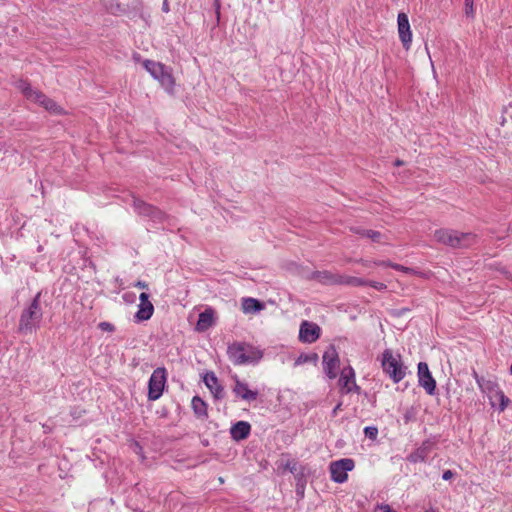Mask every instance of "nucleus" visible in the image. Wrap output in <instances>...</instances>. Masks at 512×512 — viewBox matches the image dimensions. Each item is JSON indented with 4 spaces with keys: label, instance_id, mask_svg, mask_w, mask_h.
<instances>
[{
    "label": "nucleus",
    "instance_id": "obj_1",
    "mask_svg": "<svg viewBox=\"0 0 512 512\" xmlns=\"http://www.w3.org/2000/svg\"><path fill=\"white\" fill-rule=\"evenodd\" d=\"M227 355L234 365H255L263 357V351L247 342H233L227 348Z\"/></svg>",
    "mask_w": 512,
    "mask_h": 512
},
{
    "label": "nucleus",
    "instance_id": "obj_2",
    "mask_svg": "<svg viewBox=\"0 0 512 512\" xmlns=\"http://www.w3.org/2000/svg\"><path fill=\"white\" fill-rule=\"evenodd\" d=\"M434 239L440 244L454 249L469 248L478 242V236L472 232H460L446 228L435 230Z\"/></svg>",
    "mask_w": 512,
    "mask_h": 512
},
{
    "label": "nucleus",
    "instance_id": "obj_3",
    "mask_svg": "<svg viewBox=\"0 0 512 512\" xmlns=\"http://www.w3.org/2000/svg\"><path fill=\"white\" fill-rule=\"evenodd\" d=\"M380 361L383 372L395 384L401 382L409 372L408 367L402 361V356L389 348L382 352Z\"/></svg>",
    "mask_w": 512,
    "mask_h": 512
},
{
    "label": "nucleus",
    "instance_id": "obj_4",
    "mask_svg": "<svg viewBox=\"0 0 512 512\" xmlns=\"http://www.w3.org/2000/svg\"><path fill=\"white\" fill-rule=\"evenodd\" d=\"M41 292H38L28 307H26L20 316L18 330L20 333L27 334L36 330L43 317V311L40 306Z\"/></svg>",
    "mask_w": 512,
    "mask_h": 512
},
{
    "label": "nucleus",
    "instance_id": "obj_5",
    "mask_svg": "<svg viewBox=\"0 0 512 512\" xmlns=\"http://www.w3.org/2000/svg\"><path fill=\"white\" fill-rule=\"evenodd\" d=\"M143 66L149 74L160 83L165 91L173 93L175 80L169 67L153 60H145Z\"/></svg>",
    "mask_w": 512,
    "mask_h": 512
},
{
    "label": "nucleus",
    "instance_id": "obj_6",
    "mask_svg": "<svg viewBox=\"0 0 512 512\" xmlns=\"http://www.w3.org/2000/svg\"><path fill=\"white\" fill-rule=\"evenodd\" d=\"M19 88L27 100L39 104L50 113L56 115L63 113V109L53 99L49 98L41 91L32 88L29 83L21 82Z\"/></svg>",
    "mask_w": 512,
    "mask_h": 512
},
{
    "label": "nucleus",
    "instance_id": "obj_7",
    "mask_svg": "<svg viewBox=\"0 0 512 512\" xmlns=\"http://www.w3.org/2000/svg\"><path fill=\"white\" fill-rule=\"evenodd\" d=\"M167 379V372L164 367L156 368L151 374L148 381V399L156 401L164 391Z\"/></svg>",
    "mask_w": 512,
    "mask_h": 512
},
{
    "label": "nucleus",
    "instance_id": "obj_8",
    "mask_svg": "<svg viewBox=\"0 0 512 512\" xmlns=\"http://www.w3.org/2000/svg\"><path fill=\"white\" fill-rule=\"evenodd\" d=\"M354 467L355 463L351 458H342L331 462L329 465L331 480L339 484L346 482L348 479V472L352 471Z\"/></svg>",
    "mask_w": 512,
    "mask_h": 512
},
{
    "label": "nucleus",
    "instance_id": "obj_9",
    "mask_svg": "<svg viewBox=\"0 0 512 512\" xmlns=\"http://www.w3.org/2000/svg\"><path fill=\"white\" fill-rule=\"evenodd\" d=\"M437 444L438 438L436 436L427 438L418 448L407 456V460L414 464L425 462L430 453L437 448Z\"/></svg>",
    "mask_w": 512,
    "mask_h": 512
},
{
    "label": "nucleus",
    "instance_id": "obj_10",
    "mask_svg": "<svg viewBox=\"0 0 512 512\" xmlns=\"http://www.w3.org/2000/svg\"><path fill=\"white\" fill-rule=\"evenodd\" d=\"M472 376L480 391L488 397L490 405L495 407L496 402L494 401V394L500 389L497 381L494 378H485L484 376H480L475 370H473Z\"/></svg>",
    "mask_w": 512,
    "mask_h": 512
},
{
    "label": "nucleus",
    "instance_id": "obj_11",
    "mask_svg": "<svg viewBox=\"0 0 512 512\" xmlns=\"http://www.w3.org/2000/svg\"><path fill=\"white\" fill-rule=\"evenodd\" d=\"M418 384L422 387L428 395H434L436 392V381L433 378L428 364L426 362L418 363Z\"/></svg>",
    "mask_w": 512,
    "mask_h": 512
},
{
    "label": "nucleus",
    "instance_id": "obj_12",
    "mask_svg": "<svg viewBox=\"0 0 512 512\" xmlns=\"http://www.w3.org/2000/svg\"><path fill=\"white\" fill-rule=\"evenodd\" d=\"M339 363L340 360L336 348L333 345L329 346L323 354V368L330 379L336 378Z\"/></svg>",
    "mask_w": 512,
    "mask_h": 512
},
{
    "label": "nucleus",
    "instance_id": "obj_13",
    "mask_svg": "<svg viewBox=\"0 0 512 512\" xmlns=\"http://www.w3.org/2000/svg\"><path fill=\"white\" fill-rule=\"evenodd\" d=\"M321 335V328L313 322L303 321L299 329V340L303 343H314Z\"/></svg>",
    "mask_w": 512,
    "mask_h": 512
},
{
    "label": "nucleus",
    "instance_id": "obj_14",
    "mask_svg": "<svg viewBox=\"0 0 512 512\" xmlns=\"http://www.w3.org/2000/svg\"><path fill=\"white\" fill-rule=\"evenodd\" d=\"M133 207L138 214L148 216L154 221H162L164 219L165 215L162 211L140 199H133Z\"/></svg>",
    "mask_w": 512,
    "mask_h": 512
},
{
    "label": "nucleus",
    "instance_id": "obj_15",
    "mask_svg": "<svg viewBox=\"0 0 512 512\" xmlns=\"http://www.w3.org/2000/svg\"><path fill=\"white\" fill-rule=\"evenodd\" d=\"M397 23L400 41L402 42L404 48L409 49L412 42V32L410 29L408 16L403 12L399 13L397 17Z\"/></svg>",
    "mask_w": 512,
    "mask_h": 512
},
{
    "label": "nucleus",
    "instance_id": "obj_16",
    "mask_svg": "<svg viewBox=\"0 0 512 512\" xmlns=\"http://www.w3.org/2000/svg\"><path fill=\"white\" fill-rule=\"evenodd\" d=\"M233 393L236 397L247 402L255 401L259 394L257 390H251L246 382L241 381L237 377L235 378Z\"/></svg>",
    "mask_w": 512,
    "mask_h": 512
},
{
    "label": "nucleus",
    "instance_id": "obj_17",
    "mask_svg": "<svg viewBox=\"0 0 512 512\" xmlns=\"http://www.w3.org/2000/svg\"><path fill=\"white\" fill-rule=\"evenodd\" d=\"M310 278L323 285H341L342 274L323 270L313 272Z\"/></svg>",
    "mask_w": 512,
    "mask_h": 512
},
{
    "label": "nucleus",
    "instance_id": "obj_18",
    "mask_svg": "<svg viewBox=\"0 0 512 512\" xmlns=\"http://www.w3.org/2000/svg\"><path fill=\"white\" fill-rule=\"evenodd\" d=\"M203 381L215 398L221 399L224 397V388L214 372H206L203 376Z\"/></svg>",
    "mask_w": 512,
    "mask_h": 512
},
{
    "label": "nucleus",
    "instance_id": "obj_19",
    "mask_svg": "<svg viewBox=\"0 0 512 512\" xmlns=\"http://www.w3.org/2000/svg\"><path fill=\"white\" fill-rule=\"evenodd\" d=\"M251 433V425L247 421H238L230 428L231 438L235 441L247 439Z\"/></svg>",
    "mask_w": 512,
    "mask_h": 512
},
{
    "label": "nucleus",
    "instance_id": "obj_20",
    "mask_svg": "<svg viewBox=\"0 0 512 512\" xmlns=\"http://www.w3.org/2000/svg\"><path fill=\"white\" fill-rule=\"evenodd\" d=\"M355 381V371L351 366L344 368L339 378V385L342 393L348 394L352 392L351 383Z\"/></svg>",
    "mask_w": 512,
    "mask_h": 512
},
{
    "label": "nucleus",
    "instance_id": "obj_21",
    "mask_svg": "<svg viewBox=\"0 0 512 512\" xmlns=\"http://www.w3.org/2000/svg\"><path fill=\"white\" fill-rule=\"evenodd\" d=\"M214 311L211 308L205 309L199 314L197 328L198 330L204 331L212 326L213 324Z\"/></svg>",
    "mask_w": 512,
    "mask_h": 512
},
{
    "label": "nucleus",
    "instance_id": "obj_22",
    "mask_svg": "<svg viewBox=\"0 0 512 512\" xmlns=\"http://www.w3.org/2000/svg\"><path fill=\"white\" fill-rule=\"evenodd\" d=\"M154 312V306L151 302L140 303L138 305V311L135 314V318L138 321H146L149 320Z\"/></svg>",
    "mask_w": 512,
    "mask_h": 512
},
{
    "label": "nucleus",
    "instance_id": "obj_23",
    "mask_svg": "<svg viewBox=\"0 0 512 512\" xmlns=\"http://www.w3.org/2000/svg\"><path fill=\"white\" fill-rule=\"evenodd\" d=\"M263 304L254 298H243L242 309L244 313H256L263 309Z\"/></svg>",
    "mask_w": 512,
    "mask_h": 512
},
{
    "label": "nucleus",
    "instance_id": "obj_24",
    "mask_svg": "<svg viewBox=\"0 0 512 512\" xmlns=\"http://www.w3.org/2000/svg\"><path fill=\"white\" fill-rule=\"evenodd\" d=\"M191 404L197 417H207V404L199 396H194Z\"/></svg>",
    "mask_w": 512,
    "mask_h": 512
},
{
    "label": "nucleus",
    "instance_id": "obj_25",
    "mask_svg": "<svg viewBox=\"0 0 512 512\" xmlns=\"http://www.w3.org/2000/svg\"><path fill=\"white\" fill-rule=\"evenodd\" d=\"M341 285H348L353 287L367 286L368 280L355 276L342 275Z\"/></svg>",
    "mask_w": 512,
    "mask_h": 512
},
{
    "label": "nucleus",
    "instance_id": "obj_26",
    "mask_svg": "<svg viewBox=\"0 0 512 512\" xmlns=\"http://www.w3.org/2000/svg\"><path fill=\"white\" fill-rule=\"evenodd\" d=\"M353 231L362 237L370 238L374 242H380L382 239V234L379 231L363 228H355Z\"/></svg>",
    "mask_w": 512,
    "mask_h": 512
},
{
    "label": "nucleus",
    "instance_id": "obj_27",
    "mask_svg": "<svg viewBox=\"0 0 512 512\" xmlns=\"http://www.w3.org/2000/svg\"><path fill=\"white\" fill-rule=\"evenodd\" d=\"M494 401L496 402L495 407L498 408L499 412H503L510 403V399L504 394V392L501 389H499L494 394Z\"/></svg>",
    "mask_w": 512,
    "mask_h": 512
},
{
    "label": "nucleus",
    "instance_id": "obj_28",
    "mask_svg": "<svg viewBox=\"0 0 512 512\" xmlns=\"http://www.w3.org/2000/svg\"><path fill=\"white\" fill-rule=\"evenodd\" d=\"M317 360H318V355L316 353H309V354L302 353L297 357L294 365L300 366L305 363H316Z\"/></svg>",
    "mask_w": 512,
    "mask_h": 512
},
{
    "label": "nucleus",
    "instance_id": "obj_29",
    "mask_svg": "<svg viewBox=\"0 0 512 512\" xmlns=\"http://www.w3.org/2000/svg\"><path fill=\"white\" fill-rule=\"evenodd\" d=\"M364 435L365 437L375 440L378 435V429L375 426H367L364 428Z\"/></svg>",
    "mask_w": 512,
    "mask_h": 512
},
{
    "label": "nucleus",
    "instance_id": "obj_30",
    "mask_svg": "<svg viewBox=\"0 0 512 512\" xmlns=\"http://www.w3.org/2000/svg\"><path fill=\"white\" fill-rule=\"evenodd\" d=\"M465 13L467 16L474 17V0H465Z\"/></svg>",
    "mask_w": 512,
    "mask_h": 512
},
{
    "label": "nucleus",
    "instance_id": "obj_31",
    "mask_svg": "<svg viewBox=\"0 0 512 512\" xmlns=\"http://www.w3.org/2000/svg\"><path fill=\"white\" fill-rule=\"evenodd\" d=\"M367 286H370L378 291H384L387 289V285L382 283V282H378V281H372V280H368V285Z\"/></svg>",
    "mask_w": 512,
    "mask_h": 512
},
{
    "label": "nucleus",
    "instance_id": "obj_32",
    "mask_svg": "<svg viewBox=\"0 0 512 512\" xmlns=\"http://www.w3.org/2000/svg\"><path fill=\"white\" fill-rule=\"evenodd\" d=\"M98 327L100 330L105 331V332H113L115 330L114 325L112 323L106 322V321L100 322L98 324Z\"/></svg>",
    "mask_w": 512,
    "mask_h": 512
},
{
    "label": "nucleus",
    "instance_id": "obj_33",
    "mask_svg": "<svg viewBox=\"0 0 512 512\" xmlns=\"http://www.w3.org/2000/svg\"><path fill=\"white\" fill-rule=\"evenodd\" d=\"M389 267L394 269V270H397V271H401V272H404V273H408L411 271L410 268L408 267H405L403 265H400V264H397V263H389Z\"/></svg>",
    "mask_w": 512,
    "mask_h": 512
},
{
    "label": "nucleus",
    "instance_id": "obj_34",
    "mask_svg": "<svg viewBox=\"0 0 512 512\" xmlns=\"http://www.w3.org/2000/svg\"><path fill=\"white\" fill-rule=\"evenodd\" d=\"M377 509L381 512H397L393 510L388 504H378Z\"/></svg>",
    "mask_w": 512,
    "mask_h": 512
},
{
    "label": "nucleus",
    "instance_id": "obj_35",
    "mask_svg": "<svg viewBox=\"0 0 512 512\" xmlns=\"http://www.w3.org/2000/svg\"><path fill=\"white\" fill-rule=\"evenodd\" d=\"M135 298H136V295L133 292H128V293L123 294V299L126 302L132 303V302H134Z\"/></svg>",
    "mask_w": 512,
    "mask_h": 512
},
{
    "label": "nucleus",
    "instance_id": "obj_36",
    "mask_svg": "<svg viewBox=\"0 0 512 512\" xmlns=\"http://www.w3.org/2000/svg\"><path fill=\"white\" fill-rule=\"evenodd\" d=\"M454 477V472L451 470H445L442 474V479L448 481Z\"/></svg>",
    "mask_w": 512,
    "mask_h": 512
},
{
    "label": "nucleus",
    "instance_id": "obj_37",
    "mask_svg": "<svg viewBox=\"0 0 512 512\" xmlns=\"http://www.w3.org/2000/svg\"><path fill=\"white\" fill-rule=\"evenodd\" d=\"M373 263H374V265H377V266L389 267V263H392V262L389 260H375Z\"/></svg>",
    "mask_w": 512,
    "mask_h": 512
},
{
    "label": "nucleus",
    "instance_id": "obj_38",
    "mask_svg": "<svg viewBox=\"0 0 512 512\" xmlns=\"http://www.w3.org/2000/svg\"><path fill=\"white\" fill-rule=\"evenodd\" d=\"M140 303H147L149 301V295L145 292L141 293L139 296Z\"/></svg>",
    "mask_w": 512,
    "mask_h": 512
},
{
    "label": "nucleus",
    "instance_id": "obj_39",
    "mask_svg": "<svg viewBox=\"0 0 512 512\" xmlns=\"http://www.w3.org/2000/svg\"><path fill=\"white\" fill-rule=\"evenodd\" d=\"M135 287H138V288H141V289H147L148 288V284L144 281H137L135 284H134Z\"/></svg>",
    "mask_w": 512,
    "mask_h": 512
},
{
    "label": "nucleus",
    "instance_id": "obj_40",
    "mask_svg": "<svg viewBox=\"0 0 512 512\" xmlns=\"http://www.w3.org/2000/svg\"><path fill=\"white\" fill-rule=\"evenodd\" d=\"M351 387H352V391H354L356 393H360L361 388L356 384V381L351 383Z\"/></svg>",
    "mask_w": 512,
    "mask_h": 512
},
{
    "label": "nucleus",
    "instance_id": "obj_41",
    "mask_svg": "<svg viewBox=\"0 0 512 512\" xmlns=\"http://www.w3.org/2000/svg\"><path fill=\"white\" fill-rule=\"evenodd\" d=\"M340 407H341V403H339V404H337V405L335 406V408H334V409H333V411H332V414H333L334 416L337 414V412H338V410L340 409Z\"/></svg>",
    "mask_w": 512,
    "mask_h": 512
},
{
    "label": "nucleus",
    "instance_id": "obj_42",
    "mask_svg": "<svg viewBox=\"0 0 512 512\" xmlns=\"http://www.w3.org/2000/svg\"><path fill=\"white\" fill-rule=\"evenodd\" d=\"M163 11H165V12L169 11V7H168L167 1H165L164 4H163Z\"/></svg>",
    "mask_w": 512,
    "mask_h": 512
},
{
    "label": "nucleus",
    "instance_id": "obj_43",
    "mask_svg": "<svg viewBox=\"0 0 512 512\" xmlns=\"http://www.w3.org/2000/svg\"><path fill=\"white\" fill-rule=\"evenodd\" d=\"M401 164H402V162H401L400 160H396V161H395V165H396V166H400Z\"/></svg>",
    "mask_w": 512,
    "mask_h": 512
},
{
    "label": "nucleus",
    "instance_id": "obj_44",
    "mask_svg": "<svg viewBox=\"0 0 512 512\" xmlns=\"http://www.w3.org/2000/svg\"><path fill=\"white\" fill-rule=\"evenodd\" d=\"M216 14H217V18L219 19V16H220V12H219V5L217 6Z\"/></svg>",
    "mask_w": 512,
    "mask_h": 512
},
{
    "label": "nucleus",
    "instance_id": "obj_45",
    "mask_svg": "<svg viewBox=\"0 0 512 512\" xmlns=\"http://www.w3.org/2000/svg\"><path fill=\"white\" fill-rule=\"evenodd\" d=\"M424 512H435L433 508L426 509Z\"/></svg>",
    "mask_w": 512,
    "mask_h": 512
},
{
    "label": "nucleus",
    "instance_id": "obj_46",
    "mask_svg": "<svg viewBox=\"0 0 512 512\" xmlns=\"http://www.w3.org/2000/svg\"><path fill=\"white\" fill-rule=\"evenodd\" d=\"M135 446H136L139 450H141V447L139 446V444H138V443H136V444H135Z\"/></svg>",
    "mask_w": 512,
    "mask_h": 512
},
{
    "label": "nucleus",
    "instance_id": "obj_47",
    "mask_svg": "<svg viewBox=\"0 0 512 512\" xmlns=\"http://www.w3.org/2000/svg\"><path fill=\"white\" fill-rule=\"evenodd\" d=\"M510 373L512 374V362H511V366H510Z\"/></svg>",
    "mask_w": 512,
    "mask_h": 512
}]
</instances>
